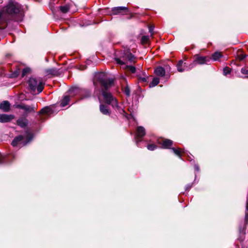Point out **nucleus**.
Wrapping results in <instances>:
<instances>
[{
	"instance_id": "nucleus-6",
	"label": "nucleus",
	"mask_w": 248,
	"mask_h": 248,
	"mask_svg": "<svg viewBox=\"0 0 248 248\" xmlns=\"http://www.w3.org/2000/svg\"><path fill=\"white\" fill-rule=\"evenodd\" d=\"M123 58L131 62H134L135 59V56L132 54L129 50H126L124 51L123 56Z\"/></svg>"
},
{
	"instance_id": "nucleus-24",
	"label": "nucleus",
	"mask_w": 248,
	"mask_h": 248,
	"mask_svg": "<svg viewBox=\"0 0 248 248\" xmlns=\"http://www.w3.org/2000/svg\"><path fill=\"white\" fill-rule=\"evenodd\" d=\"M31 71V69L29 68H26L24 69L22 71V76L24 77L28 73H29Z\"/></svg>"
},
{
	"instance_id": "nucleus-17",
	"label": "nucleus",
	"mask_w": 248,
	"mask_h": 248,
	"mask_svg": "<svg viewBox=\"0 0 248 248\" xmlns=\"http://www.w3.org/2000/svg\"><path fill=\"white\" fill-rule=\"evenodd\" d=\"M172 144V141L170 140L166 139L163 140L162 145L164 148H168Z\"/></svg>"
},
{
	"instance_id": "nucleus-2",
	"label": "nucleus",
	"mask_w": 248,
	"mask_h": 248,
	"mask_svg": "<svg viewBox=\"0 0 248 248\" xmlns=\"http://www.w3.org/2000/svg\"><path fill=\"white\" fill-rule=\"evenodd\" d=\"M21 6L17 3L10 1L8 4L3 8L1 12H0V19L4 18L5 15L17 14L20 11Z\"/></svg>"
},
{
	"instance_id": "nucleus-39",
	"label": "nucleus",
	"mask_w": 248,
	"mask_h": 248,
	"mask_svg": "<svg viewBox=\"0 0 248 248\" xmlns=\"http://www.w3.org/2000/svg\"><path fill=\"white\" fill-rule=\"evenodd\" d=\"M26 143H27V142H25V143L23 142V145H25Z\"/></svg>"
},
{
	"instance_id": "nucleus-30",
	"label": "nucleus",
	"mask_w": 248,
	"mask_h": 248,
	"mask_svg": "<svg viewBox=\"0 0 248 248\" xmlns=\"http://www.w3.org/2000/svg\"><path fill=\"white\" fill-rule=\"evenodd\" d=\"M245 221L246 223H248V212L245 213Z\"/></svg>"
},
{
	"instance_id": "nucleus-21",
	"label": "nucleus",
	"mask_w": 248,
	"mask_h": 248,
	"mask_svg": "<svg viewBox=\"0 0 248 248\" xmlns=\"http://www.w3.org/2000/svg\"><path fill=\"white\" fill-rule=\"evenodd\" d=\"M60 10L63 13H66L69 10V6L67 5L60 7Z\"/></svg>"
},
{
	"instance_id": "nucleus-13",
	"label": "nucleus",
	"mask_w": 248,
	"mask_h": 248,
	"mask_svg": "<svg viewBox=\"0 0 248 248\" xmlns=\"http://www.w3.org/2000/svg\"><path fill=\"white\" fill-rule=\"evenodd\" d=\"M155 72L157 76L163 77L165 74V71L164 69L162 67H158L156 68Z\"/></svg>"
},
{
	"instance_id": "nucleus-40",
	"label": "nucleus",
	"mask_w": 248,
	"mask_h": 248,
	"mask_svg": "<svg viewBox=\"0 0 248 248\" xmlns=\"http://www.w3.org/2000/svg\"><path fill=\"white\" fill-rule=\"evenodd\" d=\"M1 162V160L0 159V163Z\"/></svg>"
},
{
	"instance_id": "nucleus-12",
	"label": "nucleus",
	"mask_w": 248,
	"mask_h": 248,
	"mask_svg": "<svg viewBox=\"0 0 248 248\" xmlns=\"http://www.w3.org/2000/svg\"><path fill=\"white\" fill-rule=\"evenodd\" d=\"M46 75L57 76L59 73L58 70L54 68L48 69L46 70Z\"/></svg>"
},
{
	"instance_id": "nucleus-27",
	"label": "nucleus",
	"mask_w": 248,
	"mask_h": 248,
	"mask_svg": "<svg viewBox=\"0 0 248 248\" xmlns=\"http://www.w3.org/2000/svg\"><path fill=\"white\" fill-rule=\"evenodd\" d=\"M172 150L175 155L178 156H180L181 151H180L179 149H176L174 148H172Z\"/></svg>"
},
{
	"instance_id": "nucleus-26",
	"label": "nucleus",
	"mask_w": 248,
	"mask_h": 248,
	"mask_svg": "<svg viewBox=\"0 0 248 248\" xmlns=\"http://www.w3.org/2000/svg\"><path fill=\"white\" fill-rule=\"evenodd\" d=\"M147 148L149 150L153 151L156 148V146L155 144H149L147 146Z\"/></svg>"
},
{
	"instance_id": "nucleus-31",
	"label": "nucleus",
	"mask_w": 248,
	"mask_h": 248,
	"mask_svg": "<svg viewBox=\"0 0 248 248\" xmlns=\"http://www.w3.org/2000/svg\"><path fill=\"white\" fill-rule=\"evenodd\" d=\"M177 70L180 72H182L184 71V69L182 68L181 66H177Z\"/></svg>"
},
{
	"instance_id": "nucleus-16",
	"label": "nucleus",
	"mask_w": 248,
	"mask_h": 248,
	"mask_svg": "<svg viewBox=\"0 0 248 248\" xmlns=\"http://www.w3.org/2000/svg\"><path fill=\"white\" fill-rule=\"evenodd\" d=\"M100 111L105 115H109L110 114V111L108 109L107 106L104 105H100Z\"/></svg>"
},
{
	"instance_id": "nucleus-23",
	"label": "nucleus",
	"mask_w": 248,
	"mask_h": 248,
	"mask_svg": "<svg viewBox=\"0 0 248 248\" xmlns=\"http://www.w3.org/2000/svg\"><path fill=\"white\" fill-rule=\"evenodd\" d=\"M149 40V37L148 36H143L141 37V42L142 44H146Z\"/></svg>"
},
{
	"instance_id": "nucleus-37",
	"label": "nucleus",
	"mask_w": 248,
	"mask_h": 248,
	"mask_svg": "<svg viewBox=\"0 0 248 248\" xmlns=\"http://www.w3.org/2000/svg\"><path fill=\"white\" fill-rule=\"evenodd\" d=\"M245 238V234L244 233H241V236L240 239H241V240L242 241L244 240Z\"/></svg>"
},
{
	"instance_id": "nucleus-1",
	"label": "nucleus",
	"mask_w": 248,
	"mask_h": 248,
	"mask_svg": "<svg viewBox=\"0 0 248 248\" xmlns=\"http://www.w3.org/2000/svg\"><path fill=\"white\" fill-rule=\"evenodd\" d=\"M96 78L101 84L103 90L102 94L105 102L108 104H111L113 108H117L118 102L116 98L112 96L110 93L105 91L111 86L113 80L107 78L104 73L96 75Z\"/></svg>"
},
{
	"instance_id": "nucleus-15",
	"label": "nucleus",
	"mask_w": 248,
	"mask_h": 248,
	"mask_svg": "<svg viewBox=\"0 0 248 248\" xmlns=\"http://www.w3.org/2000/svg\"><path fill=\"white\" fill-rule=\"evenodd\" d=\"M145 134V129L142 126H139L137 129V135L139 137H142Z\"/></svg>"
},
{
	"instance_id": "nucleus-10",
	"label": "nucleus",
	"mask_w": 248,
	"mask_h": 248,
	"mask_svg": "<svg viewBox=\"0 0 248 248\" xmlns=\"http://www.w3.org/2000/svg\"><path fill=\"white\" fill-rule=\"evenodd\" d=\"M10 104L7 101H4L0 103V109L4 112H8L10 110Z\"/></svg>"
},
{
	"instance_id": "nucleus-25",
	"label": "nucleus",
	"mask_w": 248,
	"mask_h": 248,
	"mask_svg": "<svg viewBox=\"0 0 248 248\" xmlns=\"http://www.w3.org/2000/svg\"><path fill=\"white\" fill-rule=\"evenodd\" d=\"M231 73V69L228 67H225L223 69V74L224 75L226 76L227 74H230Z\"/></svg>"
},
{
	"instance_id": "nucleus-33",
	"label": "nucleus",
	"mask_w": 248,
	"mask_h": 248,
	"mask_svg": "<svg viewBox=\"0 0 248 248\" xmlns=\"http://www.w3.org/2000/svg\"><path fill=\"white\" fill-rule=\"evenodd\" d=\"M153 30H154V27L153 26H150L149 27V32L152 34L153 33Z\"/></svg>"
},
{
	"instance_id": "nucleus-11",
	"label": "nucleus",
	"mask_w": 248,
	"mask_h": 248,
	"mask_svg": "<svg viewBox=\"0 0 248 248\" xmlns=\"http://www.w3.org/2000/svg\"><path fill=\"white\" fill-rule=\"evenodd\" d=\"M23 139H24V137L23 136H19L16 137L13 140V141L12 142V145L13 146H16L18 144L22 143Z\"/></svg>"
},
{
	"instance_id": "nucleus-29",
	"label": "nucleus",
	"mask_w": 248,
	"mask_h": 248,
	"mask_svg": "<svg viewBox=\"0 0 248 248\" xmlns=\"http://www.w3.org/2000/svg\"><path fill=\"white\" fill-rule=\"evenodd\" d=\"M246 57V55H245V54H240L239 56V59L240 60H242L243 59H244Z\"/></svg>"
},
{
	"instance_id": "nucleus-28",
	"label": "nucleus",
	"mask_w": 248,
	"mask_h": 248,
	"mask_svg": "<svg viewBox=\"0 0 248 248\" xmlns=\"http://www.w3.org/2000/svg\"><path fill=\"white\" fill-rule=\"evenodd\" d=\"M241 72L243 74L247 75V74H248V69H247V68H243L241 69Z\"/></svg>"
},
{
	"instance_id": "nucleus-14",
	"label": "nucleus",
	"mask_w": 248,
	"mask_h": 248,
	"mask_svg": "<svg viewBox=\"0 0 248 248\" xmlns=\"http://www.w3.org/2000/svg\"><path fill=\"white\" fill-rule=\"evenodd\" d=\"M28 124V121L25 118H20L17 121V124L21 127H25Z\"/></svg>"
},
{
	"instance_id": "nucleus-38",
	"label": "nucleus",
	"mask_w": 248,
	"mask_h": 248,
	"mask_svg": "<svg viewBox=\"0 0 248 248\" xmlns=\"http://www.w3.org/2000/svg\"><path fill=\"white\" fill-rule=\"evenodd\" d=\"M246 212H248V199L247 202Z\"/></svg>"
},
{
	"instance_id": "nucleus-4",
	"label": "nucleus",
	"mask_w": 248,
	"mask_h": 248,
	"mask_svg": "<svg viewBox=\"0 0 248 248\" xmlns=\"http://www.w3.org/2000/svg\"><path fill=\"white\" fill-rule=\"evenodd\" d=\"M18 108L24 110L27 113L34 112L37 108V105L33 104L31 106L20 105L17 107Z\"/></svg>"
},
{
	"instance_id": "nucleus-35",
	"label": "nucleus",
	"mask_w": 248,
	"mask_h": 248,
	"mask_svg": "<svg viewBox=\"0 0 248 248\" xmlns=\"http://www.w3.org/2000/svg\"><path fill=\"white\" fill-rule=\"evenodd\" d=\"M125 93L127 95H130V91L128 88H126L125 90Z\"/></svg>"
},
{
	"instance_id": "nucleus-32",
	"label": "nucleus",
	"mask_w": 248,
	"mask_h": 248,
	"mask_svg": "<svg viewBox=\"0 0 248 248\" xmlns=\"http://www.w3.org/2000/svg\"><path fill=\"white\" fill-rule=\"evenodd\" d=\"M77 90H78V89H77L76 88H73V89H71L69 90V93L70 94H72V93L73 92H76Z\"/></svg>"
},
{
	"instance_id": "nucleus-18",
	"label": "nucleus",
	"mask_w": 248,
	"mask_h": 248,
	"mask_svg": "<svg viewBox=\"0 0 248 248\" xmlns=\"http://www.w3.org/2000/svg\"><path fill=\"white\" fill-rule=\"evenodd\" d=\"M69 101V97L67 95L64 96L61 103V106L64 107L66 106Z\"/></svg>"
},
{
	"instance_id": "nucleus-34",
	"label": "nucleus",
	"mask_w": 248,
	"mask_h": 248,
	"mask_svg": "<svg viewBox=\"0 0 248 248\" xmlns=\"http://www.w3.org/2000/svg\"><path fill=\"white\" fill-rule=\"evenodd\" d=\"M140 80L142 81L143 82H146L147 79H146V77H143V78H141V77H140Z\"/></svg>"
},
{
	"instance_id": "nucleus-36",
	"label": "nucleus",
	"mask_w": 248,
	"mask_h": 248,
	"mask_svg": "<svg viewBox=\"0 0 248 248\" xmlns=\"http://www.w3.org/2000/svg\"><path fill=\"white\" fill-rule=\"evenodd\" d=\"M183 62L182 60L179 61L178 64H177V66H179L182 67Z\"/></svg>"
},
{
	"instance_id": "nucleus-7",
	"label": "nucleus",
	"mask_w": 248,
	"mask_h": 248,
	"mask_svg": "<svg viewBox=\"0 0 248 248\" xmlns=\"http://www.w3.org/2000/svg\"><path fill=\"white\" fill-rule=\"evenodd\" d=\"M112 11L114 14L117 15L119 14H125L128 12V9L126 7H114L112 9Z\"/></svg>"
},
{
	"instance_id": "nucleus-5",
	"label": "nucleus",
	"mask_w": 248,
	"mask_h": 248,
	"mask_svg": "<svg viewBox=\"0 0 248 248\" xmlns=\"http://www.w3.org/2000/svg\"><path fill=\"white\" fill-rule=\"evenodd\" d=\"M115 61L118 64L121 65L123 68L127 69L130 71H131L132 73H134L136 72V68L134 66H128L126 65L124 62L121 61L119 58H116Z\"/></svg>"
},
{
	"instance_id": "nucleus-9",
	"label": "nucleus",
	"mask_w": 248,
	"mask_h": 248,
	"mask_svg": "<svg viewBox=\"0 0 248 248\" xmlns=\"http://www.w3.org/2000/svg\"><path fill=\"white\" fill-rule=\"evenodd\" d=\"M194 57V61L197 62V63L199 64H203L206 63L207 62L209 61L208 59H207V57H201L198 55H195Z\"/></svg>"
},
{
	"instance_id": "nucleus-3",
	"label": "nucleus",
	"mask_w": 248,
	"mask_h": 248,
	"mask_svg": "<svg viewBox=\"0 0 248 248\" xmlns=\"http://www.w3.org/2000/svg\"><path fill=\"white\" fill-rule=\"evenodd\" d=\"M28 84L30 89L33 92L36 90L38 93H40L44 89V83L41 78H31L28 81Z\"/></svg>"
},
{
	"instance_id": "nucleus-20",
	"label": "nucleus",
	"mask_w": 248,
	"mask_h": 248,
	"mask_svg": "<svg viewBox=\"0 0 248 248\" xmlns=\"http://www.w3.org/2000/svg\"><path fill=\"white\" fill-rule=\"evenodd\" d=\"M159 82V78H153L152 81L150 84V87H153L157 85Z\"/></svg>"
},
{
	"instance_id": "nucleus-22",
	"label": "nucleus",
	"mask_w": 248,
	"mask_h": 248,
	"mask_svg": "<svg viewBox=\"0 0 248 248\" xmlns=\"http://www.w3.org/2000/svg\"><path fill=\"white\" fill-rule=\"evenodd\" d=\"M51 111V109L49 107H46L42 108L40 113L42 114H47L49 113Z\"/></svg>"
},
{
	"instance_id": "nucleus-8",
	"label": "nucleus",
	"mask_w": 248,
	"mask_h": 248,
	"mask_svg": "<svg viewBox=\"0 0 248 248\" xmlns=\"http://www.w3.org/2000/svg\"><path fill=\"white\" fill-rule=\"evenodd\" d=\"M15 118L13 115L0 114V122L6 123L11 121Z\"/></svg>"
},
{
	"instance_id": "nucleus-19",
	"label": "nucleus",
	"mask_w": 248,
	"mask_h": 248,
	"mask_svg": "<svg viewBox=\"0 0 248 248\" xmlns=\"http://www.w3.org/2000/svg\"><path fill=\"white\" fill-rule=\"evenodd\" d=\"M222 56L221 53L220 52H216L212 55V59L214 61H217Z\"/></svg>"
}]
</instances>
